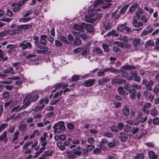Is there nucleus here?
<instances>
[{
  "instance_id": "18",
  "label": "nucleus",
  "mask_w": 159,
  "mask_h": 159,
  "mask_svg": "<svg viewBox=\"0 0 159 159\" xmlns=\"http://www.w3.org/2000/svg\"><path fill=\"white\" fill-rule=\"evenodd\" d=\"M66 157L69 159H74L76 158V156L74 155L72 150L70 152H66Z\"/></svg>"
},
{
  "instance_id": "49",
  "label": "nucleus",
  "mask_w": 159,
  "mask_h": 159,
  "mask_svg": "<svg viewBox=\"0 0 159 159\" xmlns=\"http://www.w3.org/2000/svg\"><path fill=\"white\" fill-rule=\"evenodd\" d=\"M131 87L133 88V89H136L138 90H140L142 88V86L138 84H133L131 85Z\"/></svg>"
},
{
  "instance_id": "53",
  "label": "nucleus",
  "mask_w": 159,
  "mask_h": 159,
  "mask_svg": "<svg viewBox=\"0 0 159 159\" xmlns=\"http://www.w3.org/2000/svg\"><path fill=\"white\" fill-rule=\"evenodd\" d=\"M103 135L104 136L108 138H111L113 136V134L109 132H105L104 133Z\"/></svg>"
},
{
  "instance_id": "63",
  "label": "nucleus",
  "mask_w": 159,
  "mask_h": 159,
  "mask_svg": "<svg viewBox=\"0 0 159 159\" xmlns=\"http://www.w3.org/2000/svg\"><path fill=\"white\" fill-rule=\"evenodd\" d=\"M102 46L105 52H109V48L108 46L106 44H103L102 45Z\"/></svg>"
},
{
  "instance_id": "4",
  "label": "nucleus",
  "mask_w": 159,
  "mask_h": 159,
  "mask_svg": "<svg viewBox=\"0 0 159 159\" xmlns=\"http://www.w3.org/2000/svg\"><path fill=\"white\" fill-rule=\"evenodd\" d=\"M16 31L14 30H13L1 32L0 33V38L1 37H3L6 35L7 34H8L11 35H14L15 34V33H16Z\"/></svg>"
},
{
  "instance_id": "56",
  "label": "nucleus",
  "mask_w": 159,
  "mask_h": 159,
  "mask_svg": "<svg viewBox=\"0 0 159 159\" xmlns=\"http://www.w3.org/2000/svg\"><path fill=\"white\" fill-rule=\"evenodd\" d=\"M95 11H97L94 10V8L93 10H90L88 11V13L89 14L90 17L93 16L96 13V12H95Z\"/></svg>"
},
{
  "instance_id": "57",
  "label": "nucleus",
  "mask_w": 159,
  "mask_h": 159,
  "mask_svg": "<svg viewBox=\"0 0 159 159\" xmlns=\"http://www.w3.org/2000/svg\"><path fill=\"white\" fill-rule=\"evenodd\" d=\"M123 112L125 115L128 116L129 113V110L128 108L125 107L123 110Z\"/></svg>"
},
{
  "instance_id": "14",
  "label": "nucleus",
  "mask_w": 159,
  "mask_h": 159,
  "mask_svg": "<svg viewBox=\"0 0 159 159\" xmlns=\"http://www.w3.org/2000/svg\"><path fill=\"white\" fill-rule=\"evenodd\" d=\"M120 136H119V138L120 139L121 141H125L128 139L127 134L123 132L120 133Z\"/></svg>"
},
{
  "instance_id": "20",
  "label": "nucleus",
  "mask_w": 159,
  "mask_h": 159,
  "mask_svg": "<svg viewBox=\"0 0 159 159\" xmlns=\"http://www.w3.org/2000/svg\"><path fill=\"white\" fill-rule=\"evenodd\" d=\"M3 72L5 74L10 73L11 75L15 74V72L13 71V68L12 67H9L7 68L3 71Z\"/></svg>"
},
{
  "instance_id": "17",
  "label": "nucleus",
  "mask_w": 159,
  "mask_h": 159,
  "mask_svg": "<svg viewBox=\"0 0 159 159\" xmlns=\"http://www.w3.org/2000/svg\"><path fill=\"white\" fill-rule=\"evenodd\" d=\"M44 100H40L39 101V103L40 105L39 106L36 107L34 110V111L35 112L38 111V110H40L42 109L44 107V104L43 103L44 102Z\"/></svg>"
},
{
  "instance_id": "61",
  "label": "nucleus",
  "mask_w": 159,
  "mask_h": 159,
  "mask_svg": "<svg viewBox=\"0 0 159 159\" xmlns=\"http://www.w3.org/2000/svg\"><path fill=\"white\" fill-rule=\"evenodd\" d=\"M124 126V125L122 123H119L117 126L118 129L120 130H122Z\"/></svg>"
},
{
  "instance_id": "36",
  "label": "nucleus",
  "mask_w": 159,
  "mask_h": 159,
  "mask_svg": "<svg viewBox=\"0 0 159 159\" xmlns=\"http://www.w3.org/2000/svg\"><path fill=\"white\" fill-rule=\"evenodd\" d=\"M144 158V155L142 153H139L134 157V159H143Z\"/></svg>"
},
{
  "instance_id": "11",
  "label": "nucleus",
  "mask_w": 159,
  "mask_h": 159,
  "mask_svg": "<svg viewBox=\"0 0 159 159\" xmlns=\"http://www.w3.org/2000/svg\"><path fill=\"white\" fill-rule=\"evenodd\" d=\"M40 42L41 44L45 45L47 43V41L46 39L47 38V35L43 34L41 35L40 36Z\"/></svg>"
},
{
  "instance_id": "39",
  "label": "nucleus",
  "mask_w": 159,
  "mask_h": 159,
  "mask_svg": "<svg viewBox=\"0 0 159 159\" xmlns=\"http://www.w3.org/2000/svg\"><path fill=\"white\" fill-rule=\"evenodd\" d=\"M121 71L120 70H117L114 67H111L110 72L116 74L120 73Z\"/></svg>"
},
{
  "instance_id": "37",
  "label": "nucleus",
  "mask_w": 159,
  "mask_h": 159,
  "mask_svg": "<svg viewBox=\"0 0 159 159\" xmlns=\"http://www.w3.org/2000/svg\"><path fill=\"white\" fill-rule=\"evenodd\" d=\"M8 125L7 123L2 124L0 125V133L3 130L6 128L8 126Z\"/></svg>"
},
{
  "instance_id": "62",
  "label": "nucleus",
  "mask_w": 159,
  "mask_h": 159,
  "mask_svg": "<svg viewBox=\"0 0 159 159\" xmlns=\"http://www.w3.org/2000/svg\"><path fill=\"white\" fill-rule=\"evenodd\" d=\"M72 33L74 34V35L76 37H79L80 36L81 34L79 32H76L74 31L73 30H72L71 31Z\"/></svg>"
},
{
  "instance_id": "40",
  "label": "nucleus",
  "mask_w": 159,
  "mask_h": 159,
  "mask_svg": "<svg viewBox=\"0 0 159 159\" xmlns=\"http://www.w3.org/2000/svg\"><path fill=\"white\" fill-rule=\"evenodd\" d=\"M129 7V5H126L125 6L120 10V14H124L126 11V10Z\"/></svg>"
},
{
  "instance_id": "45",
  "label": "nucleus",
  "mask_w": 159,
  "mask_h": 159,
  "mask_svg": "<svg viewBox=\"0 0 159 159\" xmlns=\"http://www.w3.org/2000/svg\"><path fill=\"white\" fill-rule=\"evenodd\" d=\"M48 135L46 132L43 133V136L41 137L39 139V140L41 142H44L46 140V138L47 136Z\"/></svg>"
},
{
  "instance_id": "64",
  "label": "nucleus",
  "mask_w": 159,
  "mask_h": 159,
  "mask_svg": "<svg viewBox=\"0 0 159 159\" xmlns=\"http://www.w3.org/2000/svg\"><path fill=\"white\" fill-rule=\"evenodd\" d=\"M105 71L103 70V69L102 71H98L97 73L98 76L99 77H102L105 75Z\"/></svg>"
},
{
  "instance_id": "42",
  "label": "nucleus",
  "mask_w": 159,
  "mask_h": 159,
  "mask_svg": "<svg viewBox=\"0 0 159 159\" xmlns=\"http://www.w3.org/2000/svg\"><path fill=\"white\" fill-rule=\"evenodd\" d=\"M139 130V127H133L131 131V132L133 134H135L138 133Z\"/></svg>"
},
{
  "instance_id": "23",
  "label": "nucleus",
  "mask_w": 159,
  "mask_h": 159,
  "mask_svg": "<svg viewBox=\"0 0 159 159\" xmlns=\"http://www.w3.org/2000/svg\"><path fill=\"white\" fill-rule=\"evenodd\" d=\"M102 2V0H98L97 1H95L93 5L94 10L98 11L100 10V9L99 8H96Z\"/></svg>"
},
{
  "instance_id": "60",
  "label": "nucleus",
  "mask_w": 159,
  "mask_h": 159,
  "mask_svg": "<svg viewBox=\"0 0 159 159\" xmlns=\"http://www.w3.org/2000/svg\"><path fill=\"white\" fill-rule=\"evenodd\" d=\"M145 144L149 148H153L154 146V144L152 142H147L145 143Z\"/></svg>"
},
{
  "instance_id": "22",
  "label": "nucleus",
  "mask_w": 159,
  "mask_h": 159,
  "mask_svg": "<svg viewBox=\"0 0 159 159\" xmlns=\"http://www.w3.org/2000/svg\"><path fill=\"white\" fill-rule=\"evenodd\" d=\"M136 68V67L133 65H127L124 66H123L121 67V68L123 69L129 70H131L135 69Z\"/></svg>"
},
{
  "instance_id": "46",
  "label": "nucleus",
  "mask_w": 159,
  "mask_h": 159,
  "mask_svg": "<svg viewBox=\"0 0 159 159\" xmlns=\"http://www.w3.org/2000/svg\"><path fill=\"white\" fill-rule=\"evenodd\" d=\"M74 43L75 44L77 45H79L81 43V41L79 38L76 37L74 39Z\"/></svg>"
},
{
  "instance_id": "48",
  "label": "nucleus",
  "mask_w": 159,
  "mask_h": 159,
  "mask_svg": "<svg viewBox=\"0 0 159 159\" xmlns=\"http://www.w3.org/2000/svg\"><path fill=\"white\" fill-rule=\"evenodd\" d=\"M148 19L145 15H143L141 16L140 19L144 23H146L148 21Z\"/></svg>"
},
{
  "instance_id": "44",
  "label": "nucleus",
  "mask_w": 159,
  "mask_h": 159,
  "mask_svg": "<svg viewBox=\"0 0 159 159\" xmlns=\"http://www.w3.org/2000/svg\"><path fill=\"white\" fill-rule=\"evenodd\" d=\"M138 7V5L137 4H136L134 5L131 6L129 8V12L130 13L133 12Z\"/></svg>"
},
{
  "instance_id": "35",
  "label": "nucleus",
  "mask_w": 159,
  "mask_h": 159,
  "mask_svg": "<svg viewBox=\"0 0 159 159\" xmlns=\"http://www.w3.org/2000/svg\"><path fill=\"white\" fill-rule=\"evenodd\" d=\"M140 39H137L134 40L133 41V45L134 47H137L140 44Z\"/></svg>"
},
{
  "instance_id": "54",
  "label": "nucleus",
  "mask_w": 159,
  "mask_h": 159,
  "mask_svg": "<svg viewBox=\"0 0 159 159\" xmlns=\"http://www.w3.org/2000/svg\"><path fill=\"white\" fill-rule=\"evenodd\" d=\"M147 119V116H145L144 117H140L139 118V122H141V123H143L146 121Z\"/></svg>"
},
{
  "instance_id": "2",
  "label": "nucleus",
  "mask_w": 159,
  "mask_h": 159,
  "mask_svg": "<svg viewBox=\"0 0 159 159\" xmlns=\"http://www.w3.org/2000/svg\"><path fill=\"white\" fill-rule=\"evenodd\" d=\"M32 25L31 24H25L18 25L17 26V29H14V30L16 31V34L19 33L21 32V30H25L30 29L32 27Z\"/></svg>"
},
{
  "instance_id": "38",
  "label": "nucleus",
  "mask_w": 159,
  "mask_h": 159,
  "mask_svg": "<svg viewBox=\"0 0 159 159\" xmlns=\"http://www.w3.org/2000/svg\"><path fill=\"white\" fill-rule=\"evenodd\" d=\"M26 125L25 124H22L19 125V130L22 131H25L26 130Z\"/></svg>"
},
{
  "instance_id": "5",
  "label": "nucleus",
  "mask_w": 159,
  "mask_h": 159,
  "mask_svg": "<svg viewBox=\"0 0 159 159\" xmlns=\"http://www.w3.org/2000/svg\"><path fill=\"white\" fill-rule=\"evenodd\" d=\"M17 47V45H13L12 44H8L7 46V48H8L7 50V52L9 55H11L14 52L15 48Z\"/></svg>"
},
{
  "instance_id": "50",
  "label": "nucleus",
  "mask_w": 159,
  "mask_h": 159,
  "mask_svg": "<svg viewBox=\"0 0 159 159\" xmlns=\"http://www.w3.org/2000/svg\"><path fill=\"white\" fill-rule=\"evenodd\" d=\"M16 125H13L12 126L10 127L9 128L7 129V130L10 133H13L15 130Z\"/></svg>"
},
{
  "instance_id": "12",
  "label": "nucleus",
  "mask_w": 159,
  "mask_h": 159,
  "mask_svg": "<svg viewBox=\"0 0 159 159\" xmlns=\"http://www.w3.org/2000/svg\"><path fill=\"white\" fill-rule=\"evenodd\" d=\"M20 134V132L18 131H16L14 133V134L12 135L13 138L12 139V142L15 143H16L17 142H16L19 138V136Z\"/></svg>"
},
{
  "instance_id": "32",
  "label": "nucleus",
  "mask_w": 159,
  "mask_h": 159,
  "mask_svg": "<svg viewBox=\"0 0 159 159\" xmlns=\"http://www.w3.org/2000/svg\"><path fill=\"white\" fill-rule=\"evenodd\" d=\"M151 115L153 116H156L158 114V111L156 108H153L150 110Z\"/></svg>"
},
{
  "instance_id": "19",
  "label": "nucleus",
  "mask_w": 159,
  "mask_h": 159,
  "mask_svg": "<svg viewBox=\"0 0 159 159\" xmlns=\"http://www.w3.org/2000/svg\"><path fill=\"white\" fill-rule=\"evenodd\" d=\"M125 80H122L119 79L115 78L112 79L111 81V83L112 84L118 83V84H121L123 83H125Z\"/></svg>"
},
{
  "instance_id": "26",
  "label": "nucleus",
  "mask_w": 159,
  "mask_h": 159,
  "mask_svg": "<svg viewBox=\"0 0 159 159\" xmlns=\"http://www.w3.org/2000/svg\"><path fill=\"white\" fill-rule=\"evenodd\" d=\"M153 84V82L152 80H150L148 84H146V89L148 90H151L152 89V86Z\"/></svg>"
},
{
  "instance_id": "31",
  "label": "nucleus",
  "mask_w": 159,
  "mask_h": 159,
  "mask_svg": "<svg viewBox=\"0 0 159 159\" xmlns=\"http://www.w3.org/2000/svg\"><path fill=\"white\" fill-rule=\"evenodd\" d=\"M31 20V17H29L25 18H21L19 20V21L20 22L25 23L28 22Z\"/></svg>"
},
{
  "instance_id": "34",
  "label": "nucleus",
  "mask_w": 159,
  "mask_h": 159,
  "mask_svg": "<svg viewBox=\"0 0 159 159\" xmlns=\"http://www.w3.org/2000/svg\"><path fill=\"white\" fill-rule=\"evenodd\" d=\"M56 144L57 147L60 150L64 151L66 149L64 145H62L61 142H57Z\"/></svg>"
},
{
  "instance_id": "3",
  "label": "nucleus",
  "mask_w": 159,
  "mask_h": 159,
  "mask_svg": "<svg viewBox=\"0 0 159 159\" xmlns=\"http://www.w3.org/2000/svg\"><path fill=\"white\" fill-rule=\"evenodd\" d=\"M19 46L22 49L25 50L28 48L30 49L32 47V45L30 43L26 42L25 40H23L19 45Z\"/></svg>"
},
{
  "instance_id": "43",
  "label": "nucleus",
  "mask_w": 159,
  "mask_h": 159,
  "mask_svg": "<svg viewBox=\"0 0 159 159\" xmlns=\"http://www.w3.org/2000/svg\"><path fill=\"white\" fill-rule=\"evenodd\" d=\"M118 92L121 95H125V94L126 92L124 90V88L122 87H120L118 88Z\"/></svg>"
},
{
  "instance_id": "8",
  "label": "nucleus",
  "mask_w": 159,
  "mask_h": 159,
  "mask_svg": "<svg viewBox=\"0 0 159 159\" xmlns=\"http://www.w3.org/2000/svg\"><path fill=\"white\" fill-rule=\"evenodd\" d=\"M82 27H84V29L85 28L88 32H92L93 31V27L91 24L83 23H82Z\"/></svg>"
},
{
  "instance_id": "10",
  "label": "nucleus",
  "mask_w": 159,
  "mask_h": 159,
  "mask_svg": "<svg viewBox=\"0 0 159 159\" xmlns=\"http://www.w3.org/2000/svg\"><path fill=\"white\" fill-rule=\"evenodd\" d=\"M7 132L6 131H5L0 135V142L1 141H3L5 142H7Z\"/></svg>"
},
{
  "instance_id": "16",
  "label": "nucleus",
  "mask_w": 159,
  "mask_h": 159,
  "mask_svg": "<svg viewBox=\"0 0 159 159\" xmlns=\"http://www.w3.org/2000/svg\"><path fill=\"white\" fill-rule=\"evenodd\" d=\"M132 22L133 25L135 27L139 28L143 26V22L140 21L138 22L134 19Z\"/></svg>"
},
{
  "instance_id": "59",
  "label": "nucleus",
  "mask_w": 159,
  "mask_h": 159,
  "mask_svg": "<svg viewBox=\"0 0 159 159\" xmlns=\"http://www.w3.org/2000/svg\"><path fill=\"white\" fill-rule=\"evenodd\" d=\"M89 37V36L86 34H81L80 36V37L84 40L88 39Z\"/></svg>"
},
{
  "instance_id": "30",
  "label": "nucleus",
  "mask_w": 159,
  "mask_h": 159,
  "mask_svg": "<svg viewBox=\"0 0 159 159\" xmlns=\"http://www.w3.org/2000/svg\"><path fill=\"white\" fill-rule=\"evenodd\" d=\"M126 24H121L118 26L117 29L120 31H123L126 28Z\"/></svg>"
},
{
  "instance_id": "13",
  "label": "nucleus",
  "mask_w": 159,
  "mask_h": 159,
  "mask_svg": "<svg viewBox=\"0 0 159 159\" xmlns=\"http://www.w3.org/2000/svg\"><path fill=\"white\" fill-rule=\"evenodd\" d=\"M153 31V29L150 27H148L141 33V35H146L151 33Z\"/></svg>"
},
{
  "instance_id": "7",
  "label": "nucleus",
  "mask_w": 159,
  "mask_h": 159,
  "mask_svg": "<svg viewBox=\"0 0 159 159\" xmlns=\"http://www.w3.org/2000/svg\"><path fill=\"white\" fill-rule=\"evenodd\" d=\"M95 81L94 79H90L84 82L83 84L86 87H90L94 84Z\"/></svg>"
},
{
  "instance_id": "47",
  "label": "nucleus",
  "mask_w": 159,
  "mask_h": 159,
  "mask_svg": "<svg viewBox=\"0 0 159 159\" xmlns=\"http://www.w3.org/2000/svg\"><path fill=\"white\" fill-rule=\"evenodd\" d=\"M43 51V54H49L50 51L49 50V48L46 47H43L42 48Z\"/></svg>"
},
{
  "instance_id": "1",
  "label": "nucleus",
  "mask_w": 159,
  "mask_h": 159,
  "mask_svg": "<svg viewBox=\"0 0 159 159\" xmlns=\"http://www.w3.org/2000/svg\"><path fill=\"white\" fill-rule=\"evenodd\" d=\"M55 132L60 133L61 131L64 130L65 127L63 121H60L55 124L53 127Z\"/></svg>"
},
{
  "instance_id": "6",
  "label": "nucleus",
  "mask_w": 159,
  "mask_h": 159,
  "mask_svg": "<svg viewBox=\"0 0 159 159\" xmlns=\"http://www.w3.org/2000/svg\"><path fill=\"white\" fill-rule=\"evenodd\" d=\"M102 27H103L106 30H109L112 27V25L110 22L108 20H106L102 22Z\"/></svg>"
},
{
  "instance_id": "58",
  "label": "nucleus",
  "mask_w": 159,
  "mask_h": 159,
  "mask_svg": "<svg viewBox=\"0 0 159 159\" xmlns=\"http://www.w3.org/2000/svg\"><path fill=\"white\" fill-rule=\"evenodd\" d=\"M153 123L155 125L159 124V118L158 117L155 118L153 120Z\"/></svg>"
},
{
  "instance_id": "9",
  "label": "nucleus",
  "mask_w": 159,
  "mask_h": 159,
  "mask_svg": "<svg viewBox=\"0 0 159 159\" xmlns=\"http://www.w3.org/2000/svg\"><path fill=\"white\" fill-rule=\"evenodd\" d=\"M110 80L108 77H102L98 80V83L99 85H102L110 82Z\"/></svg>"
},
{
  "instance_id": "29",
  "label": "nucleus",
  "mask_w": 159,
  "mask_h": 159,
  "mask_svg": "<svg viewBox=\"0 0 159 159\" xmlns=\"http://www.w3.org/2000/svg\"><path fill=\"white\" fill-rule=\"evenodd\" d=\"M93 52L97 54H102V50L99 48L95 47L93 48Z\"/></svg>"
},
{
  "instance_id": "27",
  "label": "nucleus",
  "mask_w": 159,
  "mask_h": 159,
  "mask_svg": "<svg viewBox=\"0 0 159 159\" xmlns=\"http://www.w3.org/2000/svg\"><path fill=\"white\" fill-rule=\"evenodd\" d=\"M80 147H78L72 150L75 156L76 155L79 156L81 154V152L80 150Z\"/></svg>"
},
{
  "instance_id": "51",
  "label": "nucleus",
  "mask_w": 159,
  "mask_h": 159,
  "mask_svg": "<svg viewBox=\"0 0 159 159\" xmlns=\"http://www.w3.org/2000/svg\"><path fill=\"white\" fill-rule=\"evenodd\" d=\"M116 145V143L115 141H114L111 142H109L108 144V146L110 148H112L115 147Z\"/></svg>"
},
{
  "instance_id": "55",
  "label": "nucleus",
  "mask_w": 159,
  "mask_h": 159,
  "mask_svg": "<svg viewBox=\"0 0 159 159\" xmlns=\"http://www.w3.org/2000/svg\"><path fill=\"white\" fill-rule=\"evenodd\" d=\"M79 77L78 75H74L72 77V80L73 81H76L79 80Z\"/></svg>"
},
{
  "instance_id": "15",
  "label": "nucleus",
  "mask_w": 159,
  "mask_h": 159,
  "mask_svg": "<svg viewBox=\"0 0 159 159\" xmlns=\"http://www.w3.org/2000/svg\"><path fill=\"white\" fill-rule=\"evenodd\" d=\"M36 100H24L23 105L21 107L22 109H24L27 107L32 102H35Z\"/></svg>"
},
{
  "instance_id": "28",
  "label": "nucleus",
  "mask_w": 159,
  "mask_h": 159,
  "mask_svg": "<svg viewBox=\"0 0 159 159\" xmlns=\"http://www.w3.org/2000/svg\"><path fill=\"white\" fill-rule=\"evenodd\" d=\"M151 107V105L150 103L149 102L145 103L143 106L142 110L145 112H146L147 109L150 108Z\"/></svg>"
},
{
  "instance_id": "21",
  "label": "nucleus",
  "mask_w": 159,
  "mask_h": 159,
  "mask_svg": "<svg viewBox=\"0 0 159 159\" xmlns=\"http://www.w3.org/2000/svg\"><path fill=\"white\" fill-rule=\"evenodd\" d=\"M73 28L74 30L82 32H84V27H82V23L80 26L77 24H75L73 25Z\"/></svg>"
},
{
  "instance_id": "52",
  "label": "nucleus",
  "mask_w": 159,
  "mask_h": 159,
  "mask_svg": "<svg viewBox=\"0 0 159 159\" xmlns=\"http://www.w3.org/2000/svg\"><path fill=\"white\" fill-rule=\"evenodd\" d=\"M60 40L62 42H64L65 43L68 44L69 43L67 40L66 37L63 36H61L60 37Z\"/></svg>"
},
{
  "instance_id": "25",
  "label": "nucleus",
  "mask_w": 159,
  "mask_h": 159,
  "mask_svg": "<svg viewBox=\"0 0 159 159\" xmlns=\"http://www.w3.org/2000/svg\"><path fill=\"white\" fill-rule=\"evenodd\" d=\"M148 155L149 158L151 159H156L158 157V155H156L153 151H149Z\"/></svg>"
},
{
  "instance_id": "33",
  "label": "nucleus",
  "mask_w": 159,
  "mask_h": 159,
  "mask_svg": "<svg viewBox=\"0 0 159 159\" xmlns=\"http://www.w3.org/2000/svg\"><path fill=\"white\" fill-rule=\"evenodd\" d=\"M118 12L117 11H115L113 12L111 14V17H113L115 16V18L117 19L120 17V15L121 14H120V13H118V14H116Z\"/></svg>"
},
{
  "instance_id": "41",
  "label": "nucleus",
  "mask_w": 159,
  "mask_h": 159,
  "mask_svg": "<svg viewBox=\"0 0 159 159\" xmlns=\"http://www.w3.org/2000/svg\"><path fill=\"white\" fill-rule=\"evenodd\" d=\"M131 127L129 125H126L124 127V131L125 132L128 133L131 129Z\"/></svg>"
},
{
  "instance_id": "24",
  "label": "nucleus",
  "mask_w": 159,
  "mask_h": 159,
  "mask_svg": "<svg viewBox=\"0 0 159 159\" xmlns=\"http://www.w3.org/2000/svg\"><path fill=\"white\" fill-rule=\"evenodd\" d=\"M136 92V91L134 89H132L131 90H129V93L130 94V98L132 99L136 98V95L135 93Z\"/></svg>"
}]
</instances>
